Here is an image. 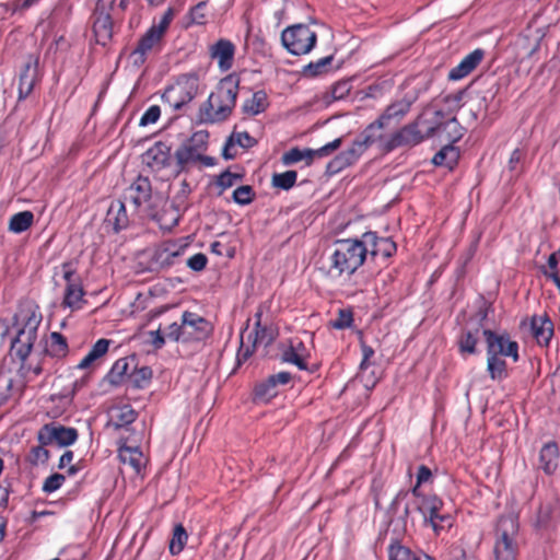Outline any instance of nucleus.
<instances>
[{"label":"nucleus","mask_w":560,"mask_h":560,"mask_svg":"<svg viewBox=\"0 0 560 560\" xmlns=\"http://www.w3.org/2000/svg\"><path fill=\"white\" fill-rule=\"evenodd\" d=\"M162 36L159 31H154L149 28L147 33L140 38L137 47L129 55V60L135 67H141L148 55L153 51V49L159 46Z\"/></svg>","instance_id":"f3484780"},{"label":"nucleus","mask_w":560,"mask_h":560,"mask_svg":"<svg viewBox=\"0 0 560 560\" xmlns=\"http://www.w3.org/2000/svg\"><path fill=\"white\" fill-rule=\"evenodd\" d=\"M45 445L40 444L37 447H33L30 454V462L34 465L44 464L49 458V452L44 448Z\"/></svg>","instance_id":"864d4df0"},{"label":"nucleus","mask_w":560,"mask_h":560,"mask_svg":"<svg viewBox=\"0 0 560 560\" xmlns=\"http://www.w3.org/2000/svg\"><path fill=\"white\" fill-rule=\"evenodd\" d=\"M298 174L295 171H287L284 173L275 174L272 185L281 189H290L296 182Z\"/></svg>","instance_id":"c03bdc74"},{"label":"nucleus","mask_w":560,"mask_h":560,"mask_svg":"<svg viewBox=\"0 0 560 560\" xmlns=\"http://www.w3.org/2000/svg\"><path fill=\"white\" fill-rule=\"evenodd\" d=\"M494 354H487V371L493 381H500L506 376V363L503 359Z\"/></svg>","instance_id":"f704fd0d"},{"label":"nucleus","mask_w":560,"mask_h":560,"mask_svg":"<svg viewBox=\"0 0 560 560\" xmlns=\"http://www.w3.org/2000/svg\"><path fill=\"white\" fill-rule=\"evenodd\" d=\"M341 145V138L335 139L334 141L323 145L319 149H305L300 150L298 148H293L285 152L282 156V162L285 165L295 164L300 161H306V164L310 165L314 159H322L330 155Z\"/></svg>","instance_id":"ddd939ff"},{"label":"nucleus","mask_w":560,"mask_h":560,"mask_svg":"<svg viewBox=\"0 0 560 560\" xmlns=\"http://www.w3.org/2000/svg\"><path fill=\"white\" fill-rule=\"evenodd\" d=\"M486 109V98L480 96L471 97L462 106L463 114H468L472 120L477 119L479 114Z\"/></svg>","instance_id":"79ce46f5"},{"label":"nucleus","mask_w":560,"mask_h":560,"mask_svg":"<svg viewBox=\"0 0 560 560\" xmlns=\"http://www.w3.org/2000/svg\"><path fill=\"white\" fill-rule=\"evenodd\" d=\"M206 7H207V3L205 1H201L191 9L190 18L194 23H196V24H205L206 23Z\"/></svg>","instance_id":"bf43d9fd"},{"label":"nucleus","mask_w":560,"mask_h":560,"mask_svg":"<svg viewBox=\"0 0 560 560\" xmlns=\"http://www.w3.org/2000/svg\"><path fill=\"white\" fill-rule=\"evenodd\" d=\"M419 499L417 509L422 514L424 523L429 524L435 534L444 529V525H439L438 516L443 508V502L434 494L417 497Z\"/></svg>","instance_id":"2eb2a0df"},{"label":"nucleus","mask_w":560,"mask_h":560,"mask_svg":"<svg viewBox=\"0 0 560 560\" xmlns=\"http://www.w3.org/2000/svg\"><path fill=\"white\" fill-rule=\"evenodd\" d=\"M110 345V340L108 339H98L89 351V353L78 363V369L86 370L94 365V363L104 357Z\"/></svg>","instance_id":"c756f323"},{"label":"nucleus","mask_w":560,"mask_h":560,"mask_svg":"<svg viewBox=\"0 0 560 560\" xmlns=\"http://www.w3.org/2000/svg\"><path fill=\"white\" fill-rule=\"evenodd\" d=\"M108 220L114 222L115 230L119 231L127 226L128 218L126 207L122 201H114L108 210Z\"/></svg>","instance_id":"c9c22d12"},{"label":"nucleus","mask_w":560,"mask_h":560,"mask_svg":"<svg viewBox=\"0 0 560 560\" xmlns=\"http://www.w3.org/2000/svg\"><path fill=\"white\" fill-rule=\"evenodd\" d=\"M161 115V109L158 105L150 106L140 119L141 126H148L158 121Z\"/></svg>","instance_id":"6e6d98bb"},{"label":"nucleus","mask_w":560,"mask_h":560,"mask_svg":"<svg viewBox=\"0 0 560 560\" xmlns=\"http://www.w3.org/2000/svg\"><path fill=\"white\" fill-rule=\"evenodd\" d=\"M137 412L128 405L121 406L115 410L113 416L115 424L122 427L132 423L136 420Z\"/></svg>","instance_id":"37998d69"},{"label":"nucleus","mask_w":560,"mask_h":560,"mask_svg":"<svg viewBox=\"0 0 560 560\" xmlns=\"http://www.w3.org/2000/svg\"><path fill=\"white\" fill-rule=\"evenodd\" d=\"M365 247V256L388 258L396 252V244L388 237H378L374 232H366L361 236Z\"/></svg>","instance_id":"dca6fc26"},{"label":"nucleus","mask_w":560,"mask_h":560,"mask_svg":"<svg viewBox=\"0 0 560 560\" xmlns=\"http://www.w3.org/2000/svg\"><path fill=\"white\" fill-rule=\"evenodd\" d=\"M411 103L407 100L397 101L385 109V112L377 118V120L385 127L392 119H400L410 109Z\"/></svg>","instance_id":"2f4dec72"},{"label":"nucleus","mask_w":560,"mask_h":560,"mask_svg":"<svg viewBox=\"0 0 560 560\" xmlns=\"http://www.w3.org/2000/svg\"><path fill=\"white\" fill-rule=\"evenodd\" d=\"M118 457L122 464H128L136 472H140L147 459L138 446L121 445Z\"/></svg>","instance_id":"393cba45"},{"label":"nucleus","mask_w":560,"mask_h":560,"mask_svg":"<svg viewBox=\"0 0 560 560\" xmlns=\"http://www.w3.org/2000/svg\"><path fill=\"white\" fill-rule=\"evenodd\" d=\"M478 330L474 334L471 331L464 332L459 340L458 346L462 353L472 354L476 351V345L478 341Z\"/></svg>","instance_id":"49530a36"},{"label":"nucleus","mask_w":560,"mask_h":560,"mask_svg":"<svg viewBox=\"0 0 560 560\" xmlns=\"http://www.w3.org/2000/svg\"><path fill=\"white\" fill-rule=\"evenodd\" d=\"M151 183L147 177L139 176L128 188L127 198L131 200L136 208L149 206L151 199Z\"/></svg>","instance_id":"6ab92c4d"},{"label":"nucleus","mask_w":560,"mask_h":560,"mask_svg":"<svg viewBox=\"0 0 560 560\" xmlns=\"http://www.w3.org/2000/svg\"><path fill=\"white\" fill-rule=\"evenodd\" d=\"M65 481V476L60 474H54L46 478L43 490L47 493L54 492L58 490Z\"/></svg>","instance_id":"603ef678"},{"label":"nucleus","mask_w":560,"mask_h":560,"mask_svg":"<svg viewBox=\"0 0 560 560\" xmlns=\"http://www.w3.org/2000/svg\"><path fill=\"white\" fill-rule=\"evenodd\" d=\"M431 476H432L431 470L427 466L421 465L419 467L418 475H417V485L412 489V494L415 497H420V491H419L420 485L429 481Z\"/></svg>","instance_id":"4d7b16f0"},{"label":"nucleus","mask_w":560,"mask_h":560,"mask_svg":"<svg viewBox=\"0 0 560 560\" xmlns=\"http://www.w3.org/2000/svg\"><path fill=\"white\" fill-rule=\"evenodd\" d=\"M435 127L431 124V120L423 119L420 117L416 122L410 124L401 128L396 132L385 144L383 149L390 151L397 147H413L422 142L425 138H429L435 133Z\"/></svg>","instance_id":"0eeeda50"},{"label":"nucleus","mask_w":560,"mask_h":560,"mask_svg":"<svg viewBox=\"0 0 560 560\" xmlns=\"http://www.w3.org/2000/svg\"><path fill=\"white\" fill-rule=\"evenodd\" d=\"M317 43V34L306 24H294L285 27L281 33L282 46L294 56L311 52Z\"/></svg>","instance_id":"39448f33"},{"label":"nucleus","mask_w":560,"mask_h":560,"mask_svg":"<svg viewBox=\"0 0 560 560\" xmlns=\"http://www.w3.org/2000/svg\"><path fill=\"white\" fill-rule=\"evenodd\" d=\"M34 221V214L31 211H22L14 214L9 222V230L14 233L26 231Z\"/></svg>","instance_id":"4c0bfd02"},{"label":"nucleus","mask_w":560,"mask_h":560,"mask_svg":"<svg viewBox=\"0 0 560 560\" xmlns=\"http://www.w3.org/2000/svg\"><path fill=\"white\" fill-rule=\"evenodd\" d=\"M16 320L20 327L15 338L11 341V351L24 362L37 340L42 315L35 310L22 311L16 316Z\"/></svg>","instance_id":"7ed1b4c3"},{"label":"nucleus","mask_w":560,"mask_h":560,"mask_svg":"<svg viewBox=\"0 0 560 560\" xmlns=\"http://www.w3.org/2000/svg\"><path fill=\"white\" fill-rule=\"evenodd\" d=\"M184 249V246H178L174 243H164L154 252V262L161 268L171 267L176 262Z\"/></svg>","instance_id":"5701e85b"},{"label":"nucleus","mask_w":560,"mask_h":560,"mask_svg":"<svg viewBox=\"0 0 560 560\" xmlns=\"http://www.w3.org/2000/svg\"><path fill=\"white\" fill-rule=\"evenodd\" d=\"M532 334L539 345H548L553 334L552 323L546 316H534Z\"/></svg>","instance_id":"a878e982"},{"label":"nucleus","mask_w":560,"mask_h":560,"mask_svg":"<svg viewBox=\"0 0 560 560\" xmlns=\"http://www.w3.org/2000/svg\"><path fill=\"white\" fill-rule=\"evenodd\" d=\"M35 65H33L32 62H27L24 71L20 75V97H26L32 92L35 83Z\"/></svg>","instance_id":"e433bc0d"},{"label":"nucleus","mask_w":560,"mask_h":560,"mask_svg":"<svg viewBox=\"0 0 560 560\" xmlns=\"http://www.w3.org/2000/svg\"><path fill=\"white\" fill-rule=\"evenodd\" d=\"M171 159V149L163 142L152 145L143 154V162L154 171H161L166 167Z\"/></svg>","instance_id":"a211bd4d"},{"label":"nucleus","mask_w":560,"mask_h":560,"mask_svg":"<svg viewBox=\"0 0 560 560\" xmlns=\"http://www.w3.org/2000/svg\"><path fill=\"white\" fill-rule=\"evenodd\" d=\"M235 54V46L228 39H219L210 48L211 57L218 61L221 70L226 71L232 68Z\"/></svg>","instance_id":"aec40b11"},{"label":"nucleus","mask_w":560,"mask_h":560,"mask_svg":"<svg viewBox=\"0 0 560 560\" xmlns=\"http://www.w3.org/2000/svg\"><path fill=\"white\" fill-rule=\"evenodd\" d=\"M518 523L515 516H502L497 525V540L494 545L495 560H516Z\"/></svg>","instance_id":"20e7f679"},{"label":"nucleus","mask_w":560,"mask_h":560,"mask_svg":"<svg viewBox=\"0 0 560 560\" xmlns=\"http://www.w3.org/2000/svg\"><path fill=\"white\" fill-rule=\"evenodd\" d=\"M540 468L548 475L552 474L559 464V452L555 443L545 444L539 453Z\"/></svg>","instance_id":"cd10ccee"},{"label":"nucleus","mask_w":560,"mask_h":560,"mask_svg":"<svg viewBox=\"0 0 560 560\" xmlns=\"http://www.w3.org/2000/svg\"><path fill=\"white\" fill-rule=\"evenodd\" d=\"M207 139L208 135L206 132H195L188 141L183 143L176 150L175 159L179 171H184L199 162L206 166L213 165V159L203 155L207 147Z\"/></svg>","instance_id":"423d86ee"},{"label":"nucleus","mask_w":560,"mask_h":560,"mask_svg":"<svg viewBox=\"0 0 560 560\" xmlns=\"http://www.w3.org/2000/svg\"><path fill=\"white\" fill-rule=\"evenodd\" d=\"M255 144V139L247 132H233L229 138L224 149L223 155L225 159H233L236 155L235 147L238 145L243 149L252 148Z\"/></svg>","instance_id":"bb28decb"},{"label":"nucleus","mask_w":560,"mask_h":560,"mask_svg":"<svg viewBox=\"0 0 560 560\" xmlns=\"http://www.w3.org/2000/svg\"><path fill=\"white\" fill-rule=\"evenodd\" d=\"M61 269H62V277L66 280L67 285H69L70 283H81L80 280H74L73 279V276L75 273V269L73 268L72 262H70V261L69 262H63L61 265Z\"/></svg>","instance_id":"774afa93"},{"label":"nucleus","mask_w":560,"mask_h":560,"mask_svg":"<svg viewBox=\"0 0 560 560\" xmlns=\"http://www.w3.org/2000/svg\"><path fill=\"white\" fill-rule=\"evenodd\" d=\"M37 438L43 445L56 444L58 446H68L77 441L78 432L73 428L49 423L38 431Z\"/></svg>","instance_id":"f8f14e48"},{"label":"nucleus","mask_w":560,"mask_h":560,"mask_svg":"<svg viewBox=\"0 0 560 560\" xmlns=\"http://www.w3.org/2000/svg\"><path fill=\"white\" fill-rule=\"evenodd\" d=\"M183 330V323L178 325L177 323L171 324L166 330L165 335L167 338L174 340V341H184V335L182 334Z\"/></svg>","instance_id":"338daca9"},{"label":"nucleus","mask_w":560,"mask_h":560,"mask_svg":"<svg viewBox=\"0 0 560 560\" xmlns=\"http://www.w3.org/2000/svg\"><path fill=\"white\" fill-rule=\"evenodd\" d=\"M261 316L262 312L258 310L255 314V329L246 336H241L240 355L243 359L248 358L257 347H267L276 339V329L271 325L262 324Z\"/></svg>","instance_id":"1a4fd4ad"},{"label":"nucleus","mask_w":560,"mask_h":560,"mask_svg":"<svg viewBox=\"0 0 560 560\" xmlns=\"http://www.w3.org/2000/svg\"><path fill=\"white\" fill-rule=\"evenodd\" d=\"M241 179L242 176L240 174L226 171L218 177L217 184L221 187L222 190H225L234 186Z\"/></svg>","instance_id":"3c124183"},{"label":"nucleus","mask_w":560,"mask_h":560,"mask_svg":"<svg viewBox=\"0 0 560 560\" xmlns=\"http://www.w3.org/2000/svg\"><path fill=\"white\" fill-rule=\"evenodd\" d=\"M188 539V535L182 524H177L173 530V537L170 542L172 555H178L183 551Z\"/></svg>","instance_id":"ea45409f"},{"label":"nucleus","mask_w":560,"mask_h":560,"mask_svg":"<svg viewBox=\"0 0 560 560\" xmlns=\"http://www.w3.org/2000/svg\"><path fill=\"white\" fill-rule=\"evenodd\" d=\"M84 290L81 283H70L66 285L65 296L62 301V306L69 307L72 311L79 310L82 307L85 302L84 299Z\"/></svg>","instance_id":"7c9ffc66"},{"label":"nucleus","mask_w":560,"mask_h":560,"mask_svg":"<svg viewBox=\"0 0 560 560\" xmlns=\"http://www.w3.org/2000/svg\"><path fill=\"white\" fill-rule=\"evenodd\" d=\"M444 118V115L442 112H435L434 118L431 120V124L435 127L440 126L439 129H435L436 131H446L448 136V140L455 142L459 140L463 136L462 128L459 127V124L455 117L450 118L446 122H442V119Z\"/></svg>","instance_id":"c85d7f7f"},{"label":"nucleus","mask_w":560,"mask_h":560,"mask_svg":"<svg viewBox=\"0 0 560 560\" xmlns=\"http://www.w3.org/2000/svg\"><path fill=\"white\" fill-rule=\"evenodd\" d=\"M207 261L206 255L198 253L188 258L187 266L194 271H201L206 268Z\"/></svg>","instance_id":"13d9d810"},{"label":"nucleus","mask_w":560,"mask_h":560,"mask_svg":"<svg viewBox=\"0 0 560 560\" xmlns=\"http://www.w3.org/2000/svg\"><path fill=\"white\" fill-rule=\"evenodd\" d=\"M487 343V354H494L504 358H512L514 362L518 360V345L505 334H495L489 329L483 330Z\"/></svg>","instance_id":"9b49d317"},{"label":"nucleus","mask_w":560,"mask_h":560,"mask_svg":"<svg viewBox=\"0 0 560 560\" xmlns=\"http://www.w3.org/2000/svg\"><path fill=\"white\" fill-rule=\"evenodd\" d=\"M332 61V56L324 57L315 62H310L303 69V74L306 77H316L323 73L327 66Z\"/></svg>","instance_id":"09e8293b"},{"label":"nucleus","mask_w":560,"mask_h":560,"mask_svg":"<svg viewBox=\"0 0 560 560\" xmlns=\"http://www.w3.org/2000/svg\"><path fill=\"white\" fill-rule=\"evenodd\" d=\"M352 320V314L350 312L340 310L338 317L332 322V327L337 329L347 328L351 326Z\"/></svg>","instance_id":"052dcab7"},{"label":"nucleus","mask_w":560,"mask_h":560,"mask_svg":"<svg viewBox=\"0 0 560 560\" xmlns=\"http://www.w3.org/2000/svg\"><path fill=\"white\" fill-rule=\"evenodd\" d=\"M148 214L158 218L162 226L171 229L178 223L180 219V209L174 203H165V208L161 214L154 213L152 211H149Z\"/></svg>","instance_id":"72a5a7b5"},{"label":"nucleus","mask_w":560,"mask_h":560,"mask_svg":"<svg viewBox=\"0 0 560 560\" xmlns=\"http://www.w3.org/2000/svg\"><path fill=\"white\" fill-rule=\"evenodd\" d=\"M129 363L127 359H118L112 366L107 377L110 384L118 385L122 382L125 375L128 372Z\"/></svg>","instance_id":"a19ab883"},{"label":"nucleus","mask_w":560,"mask_h":560,"mask_svg":"<svg viewBox=\"0 0 560 560\" xmlns=\"http://www.w3.org/2000/svg\"><path fill=\"white\" fill-rule=\"evenodd\" d=\"M308 351L300 340H291L290 346L283 351L282 360L296 365L300 370H306Z\"/></svg>","instance_id":"b1692460"},{"label":"nucleus","mask_w":560,"mask_h":560,"mask_svg":"<svg viewBox=\"0 0 560 560\" xmlns=\"http://www.w3.org/2000/svg\"><path fill=\"white\" fill-rule=\"evenodd\" d=\"M384 128L385 126L376 119L365 128L351 148L341 152L336 158L334 163L338 164V167H345L354 163L370 145L383 141L382 130Z\"/></svg>","instance_id":"6e6552de"},{"label":"nucleus","mask_w":560,"mask_h":560,"mask_svg":"<svg viewBox=\"0 0 560 560\" xmlns=\"http://www.w3.org/2000/svg\"><path fill=\"white\" fill-rule=\"evenodd\" d=\"M173 16H174L173 10L168 9L164 13V15L160 20V22L158 24H153L150 28L154 30V31H159L160 35L163 37V35H164L165 31L167 30V27H168Z\"/></svg>","instance_id":"680f3d73"},{"label":"nucleus","mask_w":560,"mask_h":560,"mask_svg":"<svg viewBox=\"0 0 560 560\" xmlns=\"http://www.w3.org/2000/svg\"><path fill=\"white\" fill-rule=\"evenodd\" d=\"M255 394L257 397H260L264 399L270 398L273 395H276L275 385L269 384V378H268L266 382L260 383L256 386Z\"/></svg>","instance_id":"69168bd1"},{"label":"nucleus","mask_w":560,"mask_h":560,"mask_svg":"<svg viewBox=\"0 0 560 560\" xmlns=\"http://www.w3.org/2000/svg\"><path fill=\"white\" fill-rule=\"evenodd\" d=\"M458 158H459V151L455 147L448 144V145L443 147L433 156L432 162L434 165L445 166L448 170H452L456 165Z\"/></svg>","instance_id":"473e14b6"},{"label":"nucleus","mask_w":560,"mask_h":560,"mask_svg":"<svg viewBox=\"0 0 560 560\" xmlns=\"http://www.w3.org/2000/svg\"><path fill=\"white\" fill-rule=\"evenodd\" d=\"M389 560H417L418 556H415L407 547L400 544H392L388 548Z\"/></svg>","instance_id":"de8ad7c7"},{"label":"nucleus","mask_w":560,"mask_h":560,"mask_svg":"<svg viewBox=\"0 0 560 560\" xmlns=\"http://www.w3.org/2000/svg\"><path fill=\"white\" fill-rule=\"evenodd\" d=\"M483 56L485 51L482 49H475L450 71L448 79L457 81L465 78L481 62Z\"/></svg>","instance_id":"4be33fe9"},{"label":"nucleus","mask_w":560,"mask_h":560,"mask_svg":"<svg viewBox=\"0 0 560 560\" xmlns=\"http://www.w3.org/2000/svg\"><path fill=\"white\" fill-rule=\"evenodd\" d=\"M254 196L255 194L249 185L240 186L233 191V200L242 206L250 203Z\"/></svg>","instance_id":"8fccbe9b"},{"label":"nucleus","mask_w":560,"mask_h":560,"mask_svg":"<svg viewBox=\"0 0 560 560\" xmlns=\"http://www.w3.org/2000/svg\"><path fill=\"white\" fill-rule=\"evenodd\" d=\"M266 107L267 95L262 91L254 93L253 96L249 100H247L243 105L244 112L250 115H257L264 112Z\"/></svg>","instance_id":"58836bf2"},{"label":"nucleus","mask_w":560,"mask_h":560,"mask_svg":"<svg viewBox=\"0 0 560 560\" xmlns=\"http://www.w3.org/2000/svg\"><path fill=\"white\" fill-rule=\"evenodd\" d=\"M211 324L202 316L192 313H183L184 342L191 340H202L211 332Z\"/></svg>","instance_id":"4468645a"},{"label":"nucleus","mask_w":560,"mask_h":560,"mask_svg":"<svg viewBox=\"0 0 560 560\" xmlns=\"http://www.w3.org/2000/svg\"><path fill=\"white\" fill-rule=\"evenodd\" d=\"M173 16H174L173 10L168 9L164 13V15L160 20V22L158 24H153L150 28L154 30V31H159L160 35L163 37V35H164L165 31L167 30V27H168Z\"/></svg>","instance_id":"e2e57ef3"},{"label":"nucleus","mask_w":560,"mask_h":560,"mask_svg":"<svg viewBox=\"0 0 560 560\" xmlns=\"http://www.w3.org/2000/svg\"><path fill=\"white\" fill-rule=\"evenodd\" d=\"M173 16H174L173 10L168 9L164 13V15L160 20V22L158 24H153L150 28L154 30V31H159L160 35L163 37V35H164L165 31L167 30V27H168Z\"/></svg>","instance_id":"0e129e2a"},{"label":"nucleus","mask_w":560,"mask_h":560,"mask_svg":"<svg viewBox=\"0 0 560 560\" xmlns=\"http://www.w3.org/2000/svg\"><path fill=\"white\" fill-rule=\"evenodd\" d=\"M93 32L98 44L105 46L113 36V23L109 14L104 10L94 13Z\"/></svg>","instance_id":"412c9836"},{"label":"nucleus","mask_w":560,"mask_h":560,"mask_svg":"<svg viewBox=\"0 0 560 560\" xmlns=\"http://www.w3.org/2000/svg\"><path fill=\"white\" fill-rule=\"evenodd\" d=\"M364 260L365 247L362 245L361 238L338 240L334 244L327 273L331 278L342 275L350 276L363 265Z\"/></svg>","instance_id":"f03ea898"},{"label":"nucleus","mask_w":560,"mask_h":560,"mask_svg":"<svg viewBox=\"0 0 560 560\" xmlns=\"http://www.w3.org/2000/svg\"><path fill=\"white\" fill-rule=\"evenodd\" d=\"M198 93V79L195 75H184L174 85L167 88L162 101L174 110L188 104Z\"/></svg>","instance_id":"9d476101"},{"label":"nucleus","mask_w":560,"mask_h":560,"mask_svg":"<svg viewBox=\"0 0 560 560\" xmlns=\"http://www.w3.org/2000/svg\"><path fill=\"white\" fill-rule=\"evenodd\" d=\"M54 357H62L67 352L66 339L59 332H52L50 335V345L47 350Z\"/></svg>","instance_id":"a18cd8bd"},{"label":"nucleus","mask_w":560,"mask_h":560,"mask_svg":"<svg viewBox=\"0 0 560 560\" xmlns=\"http://www.w3.org/2000/svg\"><path fill=\"white\" fill-rule=\"evenodd\" d=\"M238 85L240 80L236 75L230 74L222 79L215 91L201 105L200 120L210 124L225 120L235 107Z\"/></svg>","instance_id":"f257e3e1"},{"label":"nucleus","mask_w":560,"mask_h":560,"mask_svg":"<svg viewBox=\"0 0 560 560\" xmlns=\"http://www.w3.org/2000/svg\"><path fill=\"white\" fill-rule=\"evenodd\" d=\"M152 377V370L148 366H142L132 374V381L137 387H142Z\"/></svg>","instance_id":"5fc2aeb1"}]
</instances>
